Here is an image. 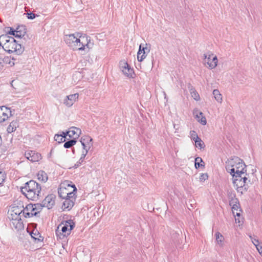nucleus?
Returning <instances> with one entry per match:
<instances>
[{"instance_id":"obj_1","label":"nucleus","mask_w":262,"mask_h":262,"mask_svg":"<svg viewBox=\"0 0 262 262\" xmlns=\"http://www.w3.org/2000/svg\"><path fill=\"white\" fill-rule=\"evenodd\" d=\"M90 37L79 35V33L67 34V45L73 50L83 52V54L89 52L92 48Z\"/></svg>"},{"instance_id":"obj_2","label":"nucleus","mask_w":262,"mask_h":262,"mask_svg":"<svg viewBox=\"0 0 262 262\" xmlns=\"http://www.w3.org/2000/svg\"><path fill=\"white\" fill-rule=\"evenodd\" d=\"M21 191L25 196L32 201H37L42 196L40 184L34 180H30L21 188Z\"/></svg>"},{"instance_id":"obj_3","label":"nucleus","mask_w":262,"mask_h":262,"mask_svg":"<svg viewBox=\"0 0 262 262\" xmlns=\"http://www.w3.org/2000/svg\"><path fill=\"white\" fill-rule=\"evenodd\" d=\"M0 39L5 41L3 48L9 53H15L16 55H20L24 51V48L21 44L17 43L12 37L3 35L0 36Z\"/></svg>"},{"instance_id":"obj_4","label":"nucleus","mask_w":262,"mask_h":262,"mask_svg":"<svg viewBox=\"0 0 262 262\" xmlns=\"http://www.w3.org/2000/svg\"><path fill=\"white\" fill-rule=\"evenodd\" d=\"M246 165L242 160L237 157H234L228 160L226 162V168L231 174L242 173L246 172Z\"/></svg>"},{"instance_id":"obj_5","label":"nucleus","mask_w":262,"mask_h":262,"mask_svg":"<svg viewBox=\"0 0 262 262\" xmlns=\"http://www.w3.org/2000/svg\"><path fill=\"white\" fill-rule=\"evenodd\" d=\"M72 182L67 181V209L69 210L74 206L77 191V188Z\"/></svg>"},{"instance_id":"obj_6","label":"nucleus","mask_w":262,"mask_h":262,"mask_svg":"<svg viewBox=\"0 0 262 262\" xmlns=\"http://www.w3.org/2000/svg\"><path fill=\"white\" fill-rule=\"evenodd\" d=\"M81 133V129L75 126L70 127L67 130V148L73 146Z\"/></svg>"},{"instance_id":"obj_7","label":"nucleus","mask_w":262,"mask_h":262,"mask_svg":"<svg viewBox=\"0 0 262 262\" xmlns=\"http://www.w3.org/2000/svg\"><path fill=\"white\" fill-rule=\"evenodd\" d=\"M204 63L207 64L208 68L213 69L217 66V58L213 54H204Z\"/></svg>"},{"instance_id":"obj_8","label":"nucleus","mask_w":262,"mask_h":262,"mask_svg":"<svg viewBox=\"0 0 262 262\" xmlns=\"http://www.w3.org/2000/svg\"><path fill=\"white\" fill-rule=\"evenodd\" d=\"M119 68L123 74L127 77H132L134 73L133 69L125 60H122L119 62Z\"/></svg>"},{"instance_id":"obj_9","label":"nucleus","mask_w":262,"mask_h":262,"mask_svg":"<svg viewBox=\"0 0 262 262\" xmlns=\"http://www.w3.org/2000/svg\"><path fill=\"white\" fill-rule=\"evenodd\" d=\"M12 116L10 108L5 106H0V123L7 120Z\"/></svg>"},{"instance_id":"obj_10","label":"nucleus","mask_w":262,"mask_h":262,"mask_svg":"<svg viewBox=\"0 0 262 262\" xmlns=\"http://www.w3.org/2000/svg\"><path fill=\"white\" fill-rule=\"evenodd\" d=\"M56 235L57 240H63L66 236V223L62 220L58 225L56 229Z\"/></svg>"},{"instance_id":"obj_11","label":"nucleus","mask_w":262,"mask_h":262,"mask_svg":"<svg viewBox=\"0 0 262 262\" xmlns=\"http://www.w3.org/2000/svg\"><path fill=\"white\" fill-rule=\"evenodd\" d=\"M93 139L89 136H84L81 139L80 142L83 146L82 151H87L90 149L93 146Z\"/></svg>"},{"instance_id":"obj_12","label":"nucleus","mask_w":262,"mask_h":262,"mask_svg":"<svg viewBox=\"0 0 262 262\" xmlns=\"http://www.w3.org/2000/svg\"><path fill=\"white\" fill-rule=\"evenodd\" d=\"M147 43H145V47H142L140 45L137 53V59L139 61H142L147 56V54L150 51V49L147 48Z\"/></svg>"},{"instance_id":"obj_13","label":"nucleus","mask_w":262,"mask_h":262,"mask_svg":"<svg viewBox=\"0 0 262 262\" xmlns=\"http://www.w3.org/2000/svg\"><path fill=\"white\" fill-rule=\"evenodd\" d=\"M25 156L28 160L32 162H37L41 158L40 154L33 150L26 151L25 154Z\"/></svg>"},{"instance_id":"obj_14","label":"nucleus","mask_w":262,"mask_h":262,"mask_svg":"<svg viewBox=\"0 0 262 262\" xmlns=\"http://www.w3.org/2000/svg\"><path fill=\"white\" fill-rule=\"evenodd\" d=\"M55 195L53 194L47 196L42 202L44 207L52 208L55 204Z\"/></svg>"},{"instance_id":"obj_15","label":"nucleus","mask_w":262,"mask_h":262,"mask_svg":"<svg viewBox=\"0 0 262 262\" xmlns=\"http://www.w3.org/2000/svg\"><path fill=\"white\" fill-rule=\"evenodd\" d=\"M33 206V204H29L23 209V215L26 218L36 216V212H35Z\"/></svg>"},{"instance_id":"obj_16","label":"nucleus","mask_w":262,"mask_h":262,"mask_svg":"<svg viewBox=\"0 0 262 262\" xmlns=\"http://www.w3.org/2000/svg\"><path fill=\"white\" fill-rule=\"evenodd\" d=\"M247 178L245 176H244L242 181L239 182H237L236 185L234 187L237 190V192L243 193L244 192L246 191L248 189V186L246 184Z\"/></svg>"},{"instance_id":"obj_17","label":"nucleus","mask_w":262,"mask_h":262,"mask_svg":"<svg viewBox=\"0 0 262 262\" xmlns=\"http://www.w3.org/2000/svg\"><path fill=\"white\" fill-rule=\"evenodd\" d=\"M26 34V29L25 26H18L15 29V37L20 38L22 39Z\"/></svg>"},{"instance_id":"obj_18","label":"nucleus","mask_w":262,"mask_h":262,"mask_svg":"<svg viewBox=\"0 0 262 262\" xmlns=\"http://www.w3.org/2000/svg\"><path fill=\"white\" fill-rule=\"evenodd\" d=\"M78 96L79 95L78 93L67 96V106L70 107L72 106L78 99Z\"/></svg>"},{"instance_id":"obj_19","label":"nucleus","mask_w":262,"mask_h":262,"mask_svg":"<svg viewBox=\"0 0 262 262\" xmlns=\"http://www.w3.org/2000/svg\"><path fill=\"white\" fill-rule=\"evenodd\" d=\"M10 221V225L12 228H14L15 229L17 230H19L23 228L24 225L21 219L17 220H12Z\"/></svg>"},{"instance_id":"obj_20","label":"nucleus","mask_w":262,"mask_h":262,"mask_svg":"<svg viewBox=\"0 0 262 262\" xmlns=\"http://www.w3.org/2000/svg\"><path fill=\"white\" fill-rule=\"evenodd\" d=\"M194 115L195 116V118L197 121L201 123L202 125H206L207 121L206 118L203 116V113L199 112L198 110L193 112Z\"/></svg>"},{"instance_id":"obj_21","label":"nucleus","mask_w":262,"mask_h":262,"mask_svg":"<svg viewBox=\"0 0 262 262\" xmlns=\"http://www.w3.org/2000/svg\"><path fill=\"white\" fill-rule=\"evenodd\" d=\"M58 196L62 199H66V183L64 182L61 183L58 188Z\"/></svg>"},{"instance_id":"obj_22","label":"nucleus","mask_w":262,"mask_h":262,"mask_svg":"<svg viewBox=\"0 0 262 262\" xmlns=\"http://www.w3.org/2000/svg\"><path fill=\"white\" fill-rule=\"evenodd\" d=\"M75 226V223L73 220L67 218V236L70 234V231Z\"/></svg>"},{"instance_id":"obj_23","label":"nucleus","mask_w":262,"mask_h":262,"mask_svg":"<svg viewBox=\"0 0 262 262\" xmlns=\"http://www.w3.org/2000/svg\"><path fill=\"white\" fill-rule=\"evenodd\" d=\"M54 140L59 144L65 142L66 132H62L61 134H56L54 136Z\"/></svg>"},{"instance_id":"obj_24","label":"nucleus","mask_w":262,"mask_h":262,"mask_svg":"<svg viewBox=\"0 0 262 262\" xmlns=\"http://www.w3.org/2000/svg\"><path fill=\"white\" fill-rule=\"evenodd\" d=\"M18 127V122L16 120L13 121L10 123L9 125L8 126L7 130L8 133H11L14 132Z\"/></svg>"},{"instance_id":"obj_25","label":"nucleus","mask_w":262,"mask_h":262,"mask_svg":"<svg viewBox=\"0 0 262 262\" xmlns=\"http://www.w3.org/2000/svg\"><path fill=\"white\" fill-rule=\"evenodd\" d=\"M37 179L39 181L45 183L47 181L48 177L45 171L41 170L38 172Z\"/></svg>"},{"instance_id":"obj_26","label":"nucleus","mask_w":262,"mask_h":262,"mask_svg":"<svg viewBox=\"0 0 262 262\" xmlns=\"http://www.w3.org/2000/svg\"><path fill=\"white\" fill-rule=\"evenodd\" d=\"M245 174H242V173H238V174H232V180H233V183L234 184V186H235L237 184V182H241L243 180V178L244 177V176Z\"/></svg>"},{"instance_id":"obj_27","label":"nucleus","mask_w":262,"mask_h":262,"mask_svg":"<svg viewBox=\"0 0 262 262\" xmlns=\"http://www.w3.org/2000/svg\"><path fill=\"white\" fill-rule=\"evenodd\" d=\"M189 91L190 92L191 97L193 98V99L196 101L200 100V96L198 92L196 91L195 89L191 85H189L188 86Z\"/></svg>"},{"instance_id":"obj_28","label":"nucleus","mask_w":262,"mask_h":262,"mask_svg":"<svg viewBox=\"0 0 262 262\" xmlns=\"http://www.w3.org/2000/svg\"><path fill=\"white\" fill-rule=\"evenodd\" d=\"M30 235L31 237L33 238L35 241L41 242L43 240V238L40 236L39 233L37 230H33Z\"/></svg>"},{"instance_id":"obj_29","label":"nucleus","mask_w":262,"mask_h":262,"mask_svg":"<svg viewBox=\"0 0 262 262\" xmlns=\"http://www.w3.org/2000/svg\"><path fill=\"white\" fill-rule=\"evenodd\" d=\"M213 95L215 99L219 103L222 101V96L218 90H214L213 91Z\"/></svg>"},{"instance_id":"obj_30","label":"nucleus","mask_w":262,"mask_h":262,"mask_svg":"<svg viewBox=\"0 0 262 262\" xmlns=\"http://www.w3.org/2000/svg\"><path fill=\"white\" fill-rule=\"evenodd\" d=\"M87 154H88L87 151H82V154H81V157H80V159L74 165L75 168L78 167L82 163V162H83L84 159L85 158Z\"/></svg>"},{"instance_id":"obj_31","label":"nucleus","mask_w":262,"mask_h":262,"mask_svg":"<svg viewBox=\"0 0 262 262\" xmlns=\"http://www.w3.org/2000/svg\"><path fill=\"white\" fill-rule=\"evenodd\" d=\"M194 142L196 147L199 148L200 149H203L205 147L204 143L200 138H199L197 140H195Z\"/></svg>"},{"instance_id":"obj_32","label":"nucleus","mask_w":262,"mask_h":262,"mask_svg":"<svg viewBox=\"0 0 262 262\" xmlns=\"http://www.w3.org/2000/svg\"><path fill=\"white\" fill-rule=\"evenodd\" d=\"M11 211L15 214H17L18 215H21V213L23 214V209H22L21 207H19L18 206L13 207Z\"/></svg>"},{"instance_id":"obj_33","label":"nucleus","mask_w":262,"mask_h":262,"mask_svg":"<svg viewBox=\"0 0 262 262\" xmlns=\"http://www.w3.org/2000/svg\"><path fill=\"white\" fill-rule=\"evenodd\" d=\"M201 162H203V160L201 158L198 157L195 159V167L196 168L204 167V165L201 164Z\"/></svg>"},{"instance_id":"obj_34","label":"nucleus","mask_w":262,"mask_h":262,"mask_svg":"<svg viewBox=\"0 0 262 262\" xmlns=\"http://www.w3.org/2000/svg\"><path fill=\"white\" fill-rule=\"evenodd\" d=\"M33 205L34 206L33 207L35 209V212H36V215L38 214V213H39L40 212V211L42 209V207H44L42 203L41 204L37 203Z\"/></svg>"},{"instance_id":"obj_35","label":"nucleus","mask_w":262,"mask_h":262,"mask_svg":"<svg viewBox=\"0 0 262 262\" xmlns=\"http://www.w3.org/2000/svg\"><path fill=\"white\" fill-rule=\"evenodd\" d=\"M179 236L180 233L177 232L172 231V232L171 233V238L172 241L175 243L178 242Z\"/></svg>"},{"instance_id":"obj_36","label":"nucleus","mask_w":262,"mask_h":262,"mask_svg":"<svg viewBox=\"0 0 262 262\" xmlns=\"http://www.w3.org/2000/svg\"><path fill=\"white\" fill-rule=\"evenodd\" d=\"M2 59L4 60V64H8L11 66H13L14 64V63L13 62L11 63V58L9 56H2Z\"/></svg>"},{"instance_id":"obj_37","label":"nucleus","mask_w":262,"mask_h":262,"mask_svg":"<svg viewBox=\"0 0 262 262\" xmlns=\"http://www.w3.org/2000/svg\"><path fill=\"white\" fill-rule=\"evenodd\" d=\"M9 218L10 220L19 219H21V215H18L10 211Z\"/></svg>"},{"instance_id":"obj_38","label":"nucleus","mask_w":262,"mask_h":262,"mask_svg":"<svg viewBox=\"0 0 262 262\" xmlns=\"http://www.w3.org/2000/svg\"><path fill=\"white\" fill-rule=\"evenodd\" d=\"M190 136L191 140H193L194 141H195V140H197L198 138H199L196 132L194 130H191L190 132Z\"/></svg>"},{"instance_id":"obj_39","label":"nucleus","mask_w":262,"mask_h":262,"mask_svg":"<svg viewBox=\"0 0 262 262\" xmlns=\"http://www.w3.org/2000/svg\"><path fill=\"white\" fill-rule=\"evenodd\" d=\"M216 240L218 244H221L224 237L222 234L217 232L215 233Z\"/></svg>"},{"instance_id":"obj_40","label":"nucleus","mask_w":262,"mask_h":262,"mask_svg":"<svg viewBox=\"0 0 262 262\" xmlns=\"http://www.w3.org/2000/svg\"><path fill=\"white\" fill-rule=\"evenodd\" d=\"M241 209L237 204H234L232 207V210L233 214H235V212L238 211Z\"/></svg>"},{"instance_id":"obj_41","label":"nucleus","mask_w":262,"mask_h":262,"mask_svg":"<svg viewBox=\"0 0 262 262\" xmlns=\"http://www.w3.org/2000/svg\"><path fill=\"white\" fill-rule=\"evenodd\" d=\"M208 174L207 173H202L200 177V180L201 181H204L208 179Z\"/></svg>"},{"instance_id":"obj_42","label":"nucleus","mask_w":262,"mask_h":262,"mask_svg":"<svg viewBox=\"0 0 262 262\" xmlns=\"http://www.w3.org/2000/svg\"><path fill=\"white\" fill-rule=\"evenodd\" d=\"M26 14L28 19H33L36 17V14L32 13H27Z\"/></svg>"},{"instance_id":"obj_43","label":"nucleus","mask_w":262,"mask_h":262,"mask_svg":"<svg viewBox=\"0 0 262 262\" xmlns=\"http://www.w3.org/2000/svg\"><path fill=\"white\" fill-rule=\"evenodd\" d=\"M256 248L259 254L262 256V244L259 245H256Z\"/></svg>"},{"instance_id":"obj_44","label":"nucleus","mask_w":262,"mask_h":262,"mask_svg":"<svg viewBox=\"0 0 262 262\" xmlns=\"http://www.w3.org/2000/svg\"><path fill=\"white\" fill-rule=\"evenodd\" d=\"M4 66V60L2 59V55H0V71L3 69Z\"/></svg>"},{"instance_id":"obj_45","label":"nucleus","mask_w":262,"mask_h":262,"mask_svg":"<svg viewBox=\"0 0 262 262\" xmlns=\"http://www.w3.org/2000/svg\"><path fill=\"white\" fill-rule=\"evenodd\" d=\"M252 243L254 245V246L256 247V245H259L260 244L259 243V241L257 239L254 238L253 240H252Z\"/></svg>"},{"instance_id":"obj_46","label":"nucleus","mask_w":262,"mask_h":262,"mask_svg":"<svg viewBox=\"0 0 262 262\" xmlns=\"http://www.w3.org/2000/svg\"><path fill=\"white\" fill-rule=\"evenodd\" d=\"M14 32L15 33V30H14L13 28H11L10 31L9 32V33L11 35H13V36H14L15 37V33H13Z\"/></svg>"},{"instance_id":"obj_47","label":"nucleus","mask_w":262,"mask_h":262,"mask_svg":"<svg viewBox=\"0 0 262 262\" xmlns=\"http://www.w3.org/2000/svg\"><path fill=\"white\" fill-rule=\"evenodd\" d=\"M241 209H239L238 211L235 212V214H234L235 217H241Z\"/></svg>"},{"instance_id":"obj_48","label":"nucleus","mask_w":262,"mask_h":262,"mask_svg":"<svg viewBox=\"0 0 262 262\" xmlns=\"http://www.w3.org/2000/svg\"><path fill=\"white\" fill-rule=\"evenodd\" d=\"M235 222H237L238 223H241V219H240V217H235Z\"/></svg>"},{"instance_id":"obj_49","label":"nucleus","mask_w":262,"mask_h":262,"mask_svg":"<svg viewBox=\"0 0 262 262\" xmlns=\"http://www.w3.org/2000/svg\"><path fill=\"white\" fill-rule=\"evenodd\" d=\"M66 205V201H64L63 203H62V207H61V209H62V211H64L66 207H64V206Z\"/></svg>"},{"instance_id":"obj_50","label":"nucleus","mask_w":262,"mask_h":262,"mask_svg":"<svg viewBox=\"0 0 262 262\" xmlns=\"http://www.w3.org/2000/svg\"><path fill=\"white\" fill-rule=\"evenodd\" d=\"M61 245H62V247L63 248V251H64V249H65V244H63V243H61Z\"/></svg>"},{"instance_id":"obj_51","label":"nucleus","mask_w":262,"mask_h":262,"mask_svg":"<svg viewBox=\"0 0 262 262\" xmlns=\"http://www.w3.org/2000/svg\"><path fill=\"white\" fill-rule=\"evenodd\" d=\"M249 237L251 239V241L252 242V240H253V237L251 235H249Z\"/></svg>"},{"instance_id":"obj_52","label":"nucleus","mask_w":262,"mask_h":262,"mask_svg":"<svg viewBox=\"0 0 262 262\" xmlns=\"http://www.w3.org/2000/svg\"><path fill=\"white\" fill-rule=\"evenodd\" d=\"M63 147L66 148V143H64V144L63 145Z\"/></svg>"},{"instance_id":"obj_53","label":"nucleus","mask_w":262,"mask_h":262,"mask_svg":"<svg viewBox=\"0 0 262 262\" xmlns=\"http://www.w3.org/2000/svg\"><path fill=\"white\" fill-rule=\"evenodd\" d=\"M1 184V183H0V184Z\"/></svg>"}]
</instances>
